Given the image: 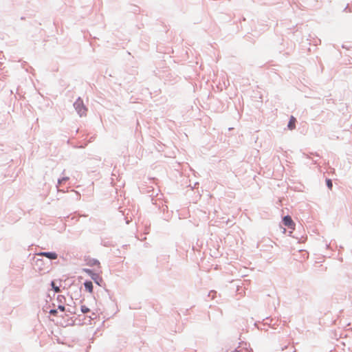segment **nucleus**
<instances>
[{
    "label": "nucleus",
    "instance_id": "nucleus-3",
    "mask_svg": "<svg viewBox=\"0 0 352 352\" xmlns=\"http://www.w3.org/2000/svg\"><path fill=\"white\" fill-rule=\"evenodd\" d=\"M38 255L45 256L52 260L56 259L58 256L55 252H41Z\"/></svg>",
    "mask_w": 352,
    "mask_h": 352
},
{
    "label": "nucleus",
    "instance_id": "nucleus-7",
    "mask_svg": "<svg viewBox=\"0 0 352 352\" xmlns=\"http://www.w3.org/2000/svg\"><path fill=\"white\" fill-rule=\"evenodd\" d=\"M81 311L83 314H87L90 311L89 309L86 305L81 306Z\"/></svg>",
    "mask_w": 352,
    "mask_h": 352
},
{
    "label": "nucleus",
    "instance_id": "nucleus-13",
    "mask_svg": "<svg viewBox=\"0 0 352 352\" xmlns=\"http://www.w3.org/2000/svg\"><path fill=\"white\" fill-rule=\"evenodd\" d=\"M63 298V296H58V298Z\"/></svg>",
    "mask_w": 352,
    "mask_h": 352
},
{
    "label": "nucleus",
    "instance_id": "nucleus-2",
    "mask_svg": "<svg viewBox=\"0 0 352 352\" xmlns=\"http://www.w3.org/2000/svg\"><path fill=\"white\" fill-rule=\"evenodd\" d=\"M283 222L285 226L288 227L289 228H290L292 230H294L295 223L293 221V220L292 219L290 216L287 215V216L284 217L283 219Z\"/></svg>",
    "mask_w": 352,
    "mask_h": 352
},
{
    "label": "nucleus",
    "instance_id": "nucleus-8",
    "mask_svg": "<svg viewBox=\"0 0 352 352\" xmlns=\"http://www.w3.org/2000/svg\"><path fill=\"white\" fill-rule=\"evenodd\" d=\"M326 183H327V186H328V188L331 190L332 188V186H333V184H332V182L330 179H327L326 180Z\"/></svg>",
    "mask_w": 352,
    "mask_h": 352
},
{
    "label": "nucleus",
    "instance_id": "nucleus-4",
    "mask_svg": "<svg viewBox=\"0 0 352 352\" xmlns=\"http://www.w3.org/2000/svg\"><path fill=\"white\" fill-rule=\"evenodd\" d=\"M296 120L294 116H291L287 127L289 130H293L296 127Z\"/></svg>",
    "mask_w": 352,
    "mask_h": 352
},
{
    "label": "nucleus",
    "instance_id": "nucleus-5",
    "mask_svg": "<svg viewBox=\"0 0 352 352\" xmlns=\"http://www.w3.org/2000/svg\"><path fill=\"white\" fill-rule=\"evenodd\" d=\"M85 289L90 293L93 292V285L91 281H87L84 284Z\"/></svg>",
    "mask_w": 352,
    "mask_h": 352
},
{
    "label": "nucleus",
    "instance_id": "nucleus-11",
    "mask_svg": "<svg viewBox=\"0 0 352 352\" xmlns=\"http://www.w3.org/2000/svg\"><path fill=\"white\" fill-rule=\"evenodd\" d=\"M56 313H57L56 309H51L50 311V314H52V315H55Z\"/></svg>",
    "mask_w": 352,
    "mask_h": 352
},
{
    "label": "nucleus",
    "instance_id": "nucleus-1",
    "mask_svg": "<svg viewBox=\"0 0 352 352\" xmlns=\"http://www.w3.org/2000/svg\"><path fill=\"white\" fill-rule=\"evenodd\" d=\"M74 107H75L76 109L78 111V112L80 116L85 114L87 110H86L85 107L83 106L82 102L80 100H78L74 103Z\"/></svg>",
    "mask_w": 352,
    "mask_h": 352
},
{
    "label": "nucleus",
    "instance_id": "nucleus-12",
    "mask_svg": "<svg viewBox=\"0 0 352 352\" xmlns=\"http://www.w3.org/2000/svg\"><path fill=\"white\" fill-rule=\"evenodd\" d=\"M237 352H249V351L248 349H245L244 351H237Z\"/></svg>",
    "mask_w": 352,
    "mask_h": 352
},
{
    "label": "nucleus",
    "instance_id": "nucleus-10",
    "mask_svg": "<svg viewBox=\"0 0 352 352\" xmlns=\"http://www.w3.org/2000/svg\"><path fill=\"white\" fill-rule=\"evenodd\" d=\"M58 309H60V311H64L65 310V306H63V305H59V306L58 307Z\"/></svg>",
    "mask_w": 352,
    "mask_h": 352
},
{
    "label": "nucleus",
    "instance_id": "nucleus-6",
    "mask_svg": "<svg viewBox=\"0 0 352 352\" xmlns=\"http://www.w3.org/2000/svg\"><path fill=\"white\" fill-rule=\"evenodd\" d=\"M84 271H85L87 274H88L89 276H91V278H93V279H94V280L97 283H98L96 281V277H95V276H96V275L95 274H94L91 270L85 269V270H84Z\"/></svg>",
    "mask_w": 352,
    "mask_h": 352
},
{
    "label": "nucleus",
    "instance_id": "nucleus-9",
    "mask_svg": "<svg viewBox=\"0 0 352 352\" xmlns=\"http://www.w3.org/2000/svg\"><path fill=\"white\" fill-rule=\"evenodd\" d=\"M52 286L53 289H54V291H55L56 292H60V289H59V287H58L55 286V285H54V282H52Z\"/></svg>",
    "mask_w": 352,
    "mask_h": 352
}]
</instances>
